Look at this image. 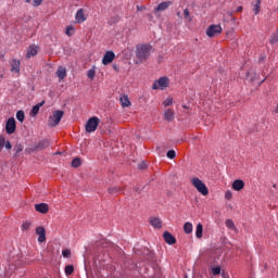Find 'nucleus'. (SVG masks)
Here are the masks:
<instances>
[{"instance_id":"1","label":"nucleus","mask_w":278,"mask_h":278,"mask_svg":"<svg viewBox=\"0 0 278 278\" xmlns=\"http://www.w3.org/2000/svg\"><path fill=\"white\" fill-rule=\"evenodd\" d=\"M151 51H153L152 45H139L136 48V58L139 60V62H147V60L151 58Z\"/></svg>"},{"instance_id":"2","label":"nucleus","mask_w":278,"mask_h":278,"mask_svg":"<svg viewBox=\"0 0 278 278\" xmlns=\"http://www.w3.org/2000/svg\"><path fill=\"white\" fill-rule=\"evenodd\" d=\"M192 186H194L195 190L200 192L203 197H207L210 194V190L207 189V186L204 185L202 179L199 178H192L191 179Z\"/></svg>"},{"instance_id":"3","label":"nucleus","mask_w":278,"mask_h":278,"mask_svg":"<svg viewBox=\"0 0 278 278\" xmlns=\"http://www.w3.org/2000/svg\"><path fill=\"white\" fill-rule=\"evenodd\" d=\"M100 123H101V119H99V117L97 116L90 117L85 125V129L87 134H93V131H97V128L99 127Z\"/></svg>"},{"instance_id":"4","label":"nucleus","mask_w":278,"mask_h":278,"mask_svg":"<svg viewBox=\"0 0 278 278\" xmlns=\"http://www.w3.org/2000/svg\"><path fill=\"white\" fill-rule=\"evenodd\" d=\"M62 118H64V111H54L52 116L49 117V127H56V125H60Z\"/></svg>"},{"instance_id":"5","label":"nucleus","mask_w":278,"mask_h":278,"mask_svg":"<svg viewBox=\"0 0 278 278\" xmlns=\"http://www.w3.org/2000/svg\"><path fill=\"white\" fill-rule=\"evenodd\" d=\"M168 77L163 76L153 83L152 90H165V88H168Z\"/></svg>"},{"instance_id":"6","label":"nucleus","mask_w":278,"mask_h":278,"mask_svg":"<svg viewBox=\"0 0 278 278\" xmlns=\"http://www.w3.org/2000/svg\"><path fill=\"white\" fill-rule=\"evenodd\" d=\"M219 34H223V27L220 25H211L206 28V36L208 38H215Z\"/></svg>"},{"instance_id":"7","label":"nucleus","mask_w":278,"mask_h":278,"mask_svg":"<svg viewBox=\"0 0 278 278\" xmlns=\"http://www.w3.org/2000/svg\"><path fill=\"white\" fill-rule=\"evenodd\" d=\"M5 131H7V134H9V135H12V134H14V131H16V119H14V117H10V118L7 121V124H5Z\"/></svg>"},{"instance_id":"8","label":"nucleus","mask_w":278,"mask_h":278,"mask_svg":"<svg viewBox=\"0 0 278 278\" xmlns=\"http://www.w3.org/2000/svg\"><path fill=\"white\" fill-rule=\"evenodd\" d=\"M50 144H51V143L49 142V140L43 139V140H41V141L35 143V144L33 146V148H31V151H42V150H45V149H49V146H50Z\"/></svg>"},{"instance_id":"9","label":"nucleus","mask_w":278,"mask_h":278,"mask_svg":"<svg viewBox=\"0 0 278 278\" xmlns=\"http://www.w3.org/2000/svg\"><path fill=\"white\" fill-rule=\"evenodd\" d=\"M36 235L38 236V242H47V230L42 226L36 228Z\"/></svg>"},{"instance_id":"10","label":"nucleus","mask_w":278,"mask_h":278,"mask_svg":"<svg viewBox=\"0 0 278 278\" xmlns=\"http://www.w3.org/2000/svg\"><path fill=\"white\" fill-rule=\"evenodd\" d=\"M114 58H116V54L113 51H106L102 59V64L104 66H108V64H112V62H114Z\"/></svg>"},{"instance_id":"11","label":"nucleus","mask_w":278,"mask_h":278,"mask_svg":"<svg viewBox=\"0 0 278 278\" xmlns=\"http://www.w3.org/2000/svg\"><path fill=\"white\" fill-rule=\"evenodd\" d=\"M163 238H164V241L166 242V244H177V239L175 238V236H173L170 232L168 231H165L163 233Z\"/></svg>"},{"instance_id":"12","label":"nucleus","mask_w":278,"mask_h":278,"mask_svg":"<svg viewBox=\"0 0 278 278\" xmlns=\"http://www.w3.org/2000/svg\"><path fill=\"white\" fill-rule=\"evenodd\" d=\"M10 66H11V73H21V61L20 60H16V59H13L11 62H10Z\"/></svg>"},{"instance_id":"13","label":"nucleus","mask_w":278,"mask_h":278,"mask_svg":"<svg viewBox=\"0 0 278 278\" xmlns=\"http://www.w3.org/2000/svg\"><path fill=\"white\" fill-rule=\"evenodd\" d=\"M56 77H59V81H64L66 79V67L59 66L55 73Z\"/></svg>"},{"instance_id":"14","label":"nucleus","mask_w":278,"mask_h":278,"mask_svg":"<svg viewBox=\"0 0 278 278\" xmlns=\"http://www.w3.org/2000/svg\"><path fill=\"white\" fill-rule=\"evenodd\" d=\"M164 119L167 121V123H173V121H175V111L170 109L165 110Z\"/></svg>"},{"instance_id":"15","label":"nucleus","mask_w":278,"mask_h":278,"mask_svg":"<svg viewBox=\"0 0 278 278\" xmlns=\"http://www.w3.org/2000/svg\"><path fill=\"white\" fill-rule=\"evenodd\" d=\"M36 212H39L40 214H47L49 212V204L47 203H39L35 205Z\"/></svg>"},{"instance_id":"16","label":"nucleus","mask_w":278,"mask_h":278,"mask_svg":"<svg viewBox=\"0 0 278 278\" xmlns=\"http://www.w3.org/2000/svg\"><path fill=\"white\" fill-rule=\"evenodd\" d=\"M170 5H173V2H170V1L161 2L155 8V12H164V10H168V8H170Z\"/></svg>"},{"instance_id":"17","label":"nucleus","mask_w":278,"mask_h":278,"mask_svg":"<svg viewBox=\"0 0 278 278\" xmlns=\"http://www.w3.org/2000/svg\"><path fill=\"white\" fill-rule=\"evenodd\" d=\"M75 21L76 23H85L86 21V14H84V9H79L77 12H76V15H75Z\"/></svg>"},{"instance_id":"18","label":"nucleus","mask_w":278,"mask_h":278,"mask_svg":"<svg viewBox=\"0 0 278 278\" xmlns=\"http://www.w3.org/2000/svg\"><path fill=\"white\" fill-rule=\"evenodd\" d=\"M244 189V180L237 179L232 182V190L236 192H240V190Z\"/></svg>"},{"instance_id":"19","label":"nucleus","mask_w":278,"mask_h":278,"mask_svg":"<svg viewBox=\"0 0 278 278\" xmlns=\"http://www.w3.org/2000/svg\"><path fill=\"white\" fill-rule=\"evenodd\" d=\"M34 55H38V46H30L28 48V51L26 53V58L29 59V58H34Z\"/></svg>"},{"instance_id":"20","label":"nucleus","mask_w":278,"mask_h":278,"mask_svg":"<svg viewBox=\"0 0 278 278\" xmlns=\"http://www.w3.org/2000/svg\"><path fill=\"white\" fill-rule=\"evenodd\" d=\"M150 225H152L154 229H162V219L157 217H152L150 219Z\"/></svg>"},{"instance_id":"21","label":"nucleus","mask_w":278,"mask_h":278,"mask_svg":"<svg viewBox=\"0 0 278 278\" xmlns=\"http://www.w3.org/2000/svg\"><path fill=\"white\" fill-rule=\"evenodd\" d=\"M42 105H45V101L39 102L35 106H33L30 111V116H36L40 112V108H42Z\"/></svg>"},{"instance_id":"22","label":"nucleus","mask_w":278,"mask_h":278,"mask_svg":"<svg viewBox=\"0 0 278 278\" xmlns=\"http://www.w3.org/2000/svg\"><path fill=\"white\" fill-rule=\"evenodd\" d=\"M119 101L122 103V108H129V105H131V101H129V97L127 96H122Z\"/></svg>"},{"instance_id":"23","label":"nucleus","mask_w":278,"mask_h":278,"mask_svg":"<svg viewBox=\"0 0 278 278\" xmlns=\"http://www.w3.org/2000/svg\"><path fill=\"white\" fill-rule=\"evenodd\" d=\"M195 238H203V224H198L195 228Z\"/></svg>"},{"instance_id":"24","label":"nucleus","mask_w":278,"mask_h":278,"mask_svg":"<svg viewBox=\"0 0 278 278\" xmlns=\"http://www.w3.org/2000/svg\"><path fill=\"white\" fill-rule=\"evenodd\" d=\"M121 192H123V189L119 188V187H111V188H109V193L110 194H118Z\"/></svg>"},{"instance_id":"25","label":"nucleus","mask_w":278,"mask_h":278,"mask_svg":"<svg viewBox=\"0 0 278 278\" xmlns=\"http://www.w3.org/2000/svg\"><path fill=\"white\" fill-rule=\"evenodd\" d=\"M262 8V0H256V3L254 4L253 12L255 15L260 12Z\"/></svg>"},{"instance_id":"26","label":"nucleus","mask_w":278,"mask_h":278,"mask_svg":"<svg viewBox=\"0 0 278 278\" xmlns=\"http://www.w3.org/2000/svg\"><path fill=\"white\" fill-rule=\"evenodd\" d=\"M16 118L20 123H23L25 121V112L24 111H17L16 112Z\"/></svg>"},{"instance_id":"27","label":"nucleus","mask_w":278,"mask_h":278,"mask_svg":"<svg viewBox=\"0 0 278 278\" xmlns=\"http://www.w3.org/2000/svg\"><path fill=\"white\" fill-rule=\"evenodd\" d=\"M184 231H185V233H190L192 231V223H190V222L185 223Z\"/></svg>"},{"instance_id":"28","label":"nucleus","mask_w":278,"mask_h":278,"mask_svg":"<svg viewBox=\"0 0 278 278\" xmlns=\"http://www.w3.org/2000/svg\"><path fill=\"white\" fill-rule=\"evenodd\" d=\"M72 166L73 168H79V166H81V159L76 157L72 161Z\"/></svg>"},{"instance_id":"29","label":"nucleus","mask_w":278,"mask_h":278,"mask_svg":"<svg viewBox=\"0 0 278 278\" xmlns=\"http://www.w3.org/2000/svg\"><path fill=\"white\" fill-rule=\"evenodd\" d=\"M73 273H75V267L73 265H66L65 275L70 276V275H73Z\"/></svg>"},{"instance_id":"30","label":"nucleus","mask_w":278,"mask_h":278,"mask_svg":"<svg viewBox=\"0 0 278 278\" xmlns=\"http://www.w3.org/2000/svg\"><path fill=\"white\" fill-rule=\"evenodd\" d=\"M226 227L228 229H231L232 231H236V224H233V220H231V219L226 220Z\"/></svg>"},{"instance_id":"31","label":"nucleus","mask_w":278,"mask_h":278,"mask_svg":"<svg viewBox=\"0 0 278 278\" xmlns=\"http://www.w3.org/2000/svg\"><path fill=\"white\" fill-rule=\"evenodd\" d=\"M166 155L169 160H175L177 152H175V150H168Z\"/></svg>"},{"instance_id":"32","label":"nucleus","mask_w":278,"mask_h":278,"mask_svg":"<svg viewBox=\"0 0 278 278\" xmlns=\"http://www.w3.org/2000/svg\"><path fill=\"white\" fill-rule=\"evenodd\" d=\"M15 156L18 155V153H22L23 151V144L18 143L14 147Z\"/></svg>"},{"instance_id":"33","label":"nucleus","mask_w":278,"mask_h":278,"mask_svg":"<svg viewBox=\"0 0 278 278\" xmlns=\"http://www.w3.org/2000/svg\"><path fill=\"white\" fill-rule=\"evenodd\" d=\"M94 75H97V72H96L94 70H89V71L87 72V77H88L89 79H94Z\"/></svg>"},{"instance_id":"34","label":"nucleus","mask_w":278,"mask_h":278,"mask_svg":"<svg viewBox=\"0 0 278 278\" xmlns=\"http://www.w3.org/2000/svg\"><path fill=\"white\" fill-rule=\"evenodd\" d=\"M29 227H31V223L24 222L23 225H22V230L27 231L29 229Z\"/></svg>"},{"instance_id":"35","label":"nucleus","mask_w":278,"mask_h":278,"mask_svg":"<svg viewBox=\"0 0 278 278\" xmlns=\"http://www.w3.org/2000/svg\"><path fill=\"white\" fill-rule=\"evenodd\" d=\"M232 197L233 194L231 193V190H227L225 193V199H227V201H231Z\"/></svg>"},{"instance_id":"36","label":"nucleus","mask_w":278,"mask_h":278,"mask_svg":"<svg viewBox=\"0 0 278 278\" xmlns=\"http://www.w3.org/2000/svg\"><path fill=\"white\" fill-rule=\"evenodd\" d=\"M42 1L43 0H33L34 8H38V7L42 5Z\"/></svg>"},{"instance_id":"37","label":"nucleus","mask_w":278,"mask_h":278,"mask_svg":"<svg viewBox=\"0 0 278 278\" xmlns=\"http://www.w3.org/2000/svg\"><path fill=\"white\" fill-rule=\"evenodd\" d=\"M165 108H168V105H173V99L168 98L163 102Z\"/></svg>"},{"instance_id":"38","label":"nucleus","mask_w":278,"mask_h":278,"mask_svg":"<svg viewBox=\"0 0 278 278\" xmlns=\"http://www.w3.org/2000/svg\"><path fill=\"white\" fill-rule=\"evenodd\" d=\"M8 141L5 140V137H0V149H3V147H5V143H7Z\"/></svg>"},{"instance_id":"39","label":"nucleus","mask_w":278,"mask_h":278,"mask_svg":"<svg viewBox=\"0 0 278 278\" xmlns=\"http://www.w3.org/2000/svg\"><path fill=\"white\" fill-rule=\"evenodd\" d=\"M63 257H71V251L68 249H65L62 251Z\"/></svg>"},{"instance_id":"40","label":"nucleus","mask_w":278,"mask_h":278,"mask_svg":"<svg viewBox=\"0 0 278 278\" xmlns=\"http://www.w3.org/2000/svg\"><path fill=\"white\" fill-rule=\"evenodd\" d=\"M71 31H73V26H67L65 30L66 36H73V33Z\"/></svg>"},{"instance_id":"41","label":"nucleus","mask_w":278,"mask_h":278,"mask_svg":"<svg viewBox=\"0 0 278 278\" xmlns=\"http://www.w3.org/2000/svg\"><path fill=\"white\" fill-rule=\"evenodd\" d=\"M212 273H213V275H218L219 273H220V267H214L213 269H212Z\"/></svg>"},{"instance_id":"42","label":"nucleus","mask_w":278,"mask_h":278,"mask_svg":"<svg viewBox=\"0 0 278 278\" xmlns=\"http://www.w3.org/2000/svg\"><path fill=\"white\" fill-rule=\"evenodd\" d=\"M138 168H139L140 170H144V169L147 168V163H144V162L140 163V164L138 165Z\"/></svg>"},{"instance_id":"43","label":"nucleus","mask_w":278,"mask_h":278,"mask_svg":"<svg viewBox=\"0 0 278 278\" xmlns=\"http://www.w3.org/2000/svg\"><path fill=\"white\" fill-rule=\"evenodd\" d=\"M184 16L185 18H190V11L188 9H185Z\"/></svg>"},{"instance_id":"44","label":"nucleus","mask_w":278,"mask_h":278,"mask_svg":"<svg viewBox=\"0 0 278 278\" xmlns=\"http://www.w3.org/2000/svg\"><path fill=\"white\" fill-rule=\"evenodd\" d=\"M4 147H5V149H8V151H10V149H12V143L10 141H7L4 143Z\"/></svg>"},{"instance_id":"45","label":"nucleus","mask_w":278,"mask_h":278,"mask_svg":"<svg viewBox=\"0 0 278 278\" xmlns=\"http://www.w3.org/2000/svg\"><path fill=\"white\" fill-rule=\"evenodd\" d=\"M255 79H257V74H252V76L250 77V81H254Z\"/></svg>"},{"instance_id":"46","label":"nucleus","mask_w":278,"mask_h":278,"mask_svg":"<svg viewBox=\"0 0 278 278\" xmlns=\"http://www.w3.org/2000/svg\"><path fill=\"white\" fill-rule=\"evenodd\" d=\"M236 12H242V7H238Z\"/></svg>"},{"instance_id":"47","label":"nucleus","mask_w":278,"mask_h":278,"mask_svg":"<svg viewBox=\"0 0 278 278\" xmlns=\"http://www.w3.org/2000/svg\"><path fill=\"white\" fill-rule=\"evenodd\" d=\"M247 77H251V73L250 72L247 73Z\"/></svg>"},{"instance_id":"48","label":"nucleus","mask_w":278,"mask_h":278,"mask_svg":"<svg viewBox=\"0 0 278 278\" xmlns=\"http://www.w3.org/2000/svg\"><path fill=\"white\" fill-rule=\"evenodd\" d=\"M26 3H31V0H26Z\"/></svg>"},{"instance_id":"49","label":"nucleus","mask_w":278,"mask_h":278,"mask_svg":"<svg viewBox=\"0 0 278 278\" xmlns=\"http://www.w3.org/2000/svg\"><path fill=\"white\" fill-rule=\"evenodd\" d=\"M273 188H277V185H273Z\"/></svg>"},{"instance_id":"50","label":"nucleus","mask_w":278,"mask_h":278,"mask_svg":"<svg viewBox=\"0 0 278 278\" xmlns=\"http://www.w3.org/2000/svg\"><path fill=\"white\" fill-rule=\"evenodd\" d=\"M177 16H180V13H177Z\"/></svg>"}]
</instances>
